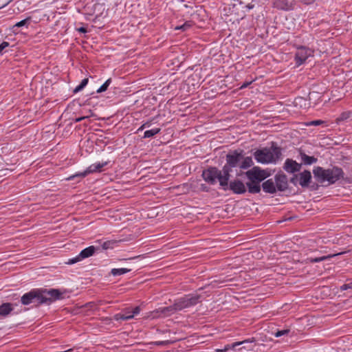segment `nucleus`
Here are the masks:
<instances>
[{"label":"nucleus","mask_w":352,"mask_h":352,"mask_svg":"<svg viewBox=\"0 0 352 352\" xmlns=\"http://www.w3.org/2000/svg\"><path fill=\"white\" fill-rule=\"evenodd\" d=\"M294 5V0H274L272 2L273 8L285 11L293 10Z\"/></svg>","instance_id":"nucleus-15"},{"label":"nucleus","mask_w":352,"mask_h":352,"mask_svg":"<svg viewBox=\"0 0 352 352\" xmlns=\"http://www.w3.org/2000/svg\"><path fill=\"white\" fill-rule=\"evenodd\" d=\"M351 288H352V283H350L349 284H344V285H342L340 287V290L341 291H344V290H346V289H351Z\"/></svg>","instance_id":"nucleus-38"},{"label":"nucleus","mask_w":352,"mask_h":352,"mask_svg":"<svg viewBox=\"0 0 352 352\" xmlns=\"http://www.w3.org/2000/svg\"><path fill=\"white\" fill-rule=\"evenodd\" d=\"M170 342L168 341V340H166V341H157V342H155L153 344L156 346H165V345H167L168 344H170Z\"/></svg>","instance_id":"nucleus-36"},{"label":"nucleus","mask_w":352,"mask_h":352,"mask_svg":"<svg viewBox=\"0 0 352 352\" xmlns=\"http://www.w3.org/2000/svg\"><path fill=\"white\" fill-rule=\"evenodd\" d=\"M323 123H324V121L321 120H313V121L307 122V123H305V124L307 126H318Z\"/></svg>","instance_id":"nucleus-33"},{"label":"nucleus","mask_w":352,"mask_h":352,"mask_svg":"<svg viewBox=\"0 0 352 352\" xmlns=\"http://www.w3.org/2000/svg\"><path fill=\"white\" fill-rule=\"evenodd\" d=\"M250 341H252L250 343H248V344H242L243 346L241 348L239 349V350H241L242 348H244V349H246L247 350H252V346H250V344H252V342H254L255 341V339L254 338H252L251 340L250 339H248Z\"/></svg>","instance_id":"nucleus-35"},{"label":"nucleus","mask_w":352,"mask_h":352,"mask_svg":"<svg viewBox=\"0 0 352 352\" xmlns=\"http://www.w3.org/2000/svg\"><path fill=\"white\" fill-rule=\"evenodd\" d=\"M282 155L281 149L274 142L270 148L258 149L254 153V159L261 164L276 163Z\"/></svg>","instance_id":"nucleus-3"},{"label":"nucleus","mask_w":352,"mask_h":352,"mask_svg":"<svg viewBox=\"0 0 352 352\" xmlns=\"http://www.w3.org/2000/svg\"><path fill=\"white\" fill-rule=\"evenodd\" d=\"M300 155L301 157V162L305 165H311L318 161L316 157L314 156H309L302 151L300 152Z\"/></svg>","instance_id":"nucleus-22"},{"label":"nucleus","mask_w":352,"mask_h":352,"mask_svg":"<svg viewBox=\"0 0 352 352\" xmlns=\"http://www.w3.org/2000/svg\"><path fill=\"white\" fill-rule=\"evenodd\" d=\"M243 161L241 163L239 167L241 169H247L253 166L254 163L251 157H245L242 159Z\"/></svg>","instance_id":"nucleus-24"},{"label":"nucleus","mask_w":352,"mask_h":352,"mask_svg":"<svg viewBox=\"0 0 352 352\" xmlns=\"http://www.w3.org/2000/svg\"><path fill=\"white\" fill-rule=\"evenodd\" d=\"M343 254V252H340V253H337V254H329L327 256H320V257H316V258H307V261L311 263H318V262H320V261H326V260H329L336 256H338V255H340V254Z\"/></svg>","instance_id":"nucleus-23"},{"label":"nucleus","mask_w":352,"mask_h":352,"mask_svg":"<svg viewBox=\"0 0 352 352\" xmlns=\"http://www.w3.org/2000/svg\"><path fill=\"white\" fill-rule=\"evenodd\" d=\"M161 131L160 128H155L151 130H147L144 132V138H149L153 137L154 135L158 134Z\"/></svg>","instance_id":"nucleus-25"},{"label":"nucleus","mask_w":352,"mask_h":352,"mask_svg":"<svg viewBox=\"0 0 352 352\" xmlns=\"http://www.w3.org/2000/svg\"><path fill=\"white\" fill-rule=\"evenodd\" d=\"M298 181V175H294V176L290 179L289 182L294 185L296 186Z\"/></svg>","instance_id":"nucleus-39"},{"label":"nucleus","mask_w":352,"mask_h":352,"mask_svg":"<svg viewBox=\"0 0 352 352\" xmlns=\"http://www.w3.org/2000/svg\"><path fill=\"white\" fill-rule=\"evenodd\" d=\"M78 31L79 32H81V33H86L87 31V29L84 27H80L78 29Z\"/></svg>","instance_id":"nucleus-42"},{"label":"nucleus","mask_w":352,"mask_h":352,"mask_svg":"<svg viewBox=\"0 0 352 352\" xmlns=\"http://www.w3.org/2000/svg\"><path fill=\"white\" fill-rule=\"evenodd\" d=\"M228 190L237 195L244 194L247 191L246 185L239 179H235L230 182H228Z\"/></svg>","instance_id":"nucleus-13"},{"label":"nucleus","mask_w":352,"mask_h":352,"mask_svg":"<svg viewBox=\"0 0 352 352\" xmlns=\"http://www.w3.org/2000/svg\"><path fill=\"white\" fill-rule=\"evenodd\" d=\"M96 251V248L93 245L89 246L84 250H82L80 254L76 256V257L73 258H70L68 260V261L66 263L68 265H72L74 263H76L77 262H79L82 259L89 258Z\"/></svg>","instance_id":"nucleus-12"},{"label":"nucleus","mask_w":352,"mask_h":352,"mask_svg":"<svg viewBox=\"0 0 352 352\" xmlns=\"http://www.w3.org/2000/svg\"><path fill=\"white\" fill-rule=\"evenodd\" d=\"M202 177L209 184L213 185L216 184L217 179L219 182V185L224 190H228V182H229V177L224 179L225 173H221L217 167H209L202 172Z\"/></svg>","instance_id":"nucleus-4"},{"label":"nucleus","mask_w":352,"mask_h":352,"mask_svg":"<svg viewBox=\"0 0 352 352\" xmlns=\"http://www.w3.org/2000/svg\"><path fill=\"white\" fill-rule=\"evenodd\" d=\"M88 78H84L81 82L80 83V85H78L74 90V93H77L78 91H80L82 89H83V88L87 85L88 83Z\"/></svg>","instance_id":"nucleus-29"},{"label":"nucleus","mask_w":352,"mask_h":352,"mask_svg":"<svg viewBox=\"0 0 352 352\" xmlns=\"http://www.w3.org/2000/svg\"><path fill=\"white\" fill-rule=\"evenodd\" d=\"M263 190L266 193L274 194L276 192V187L272 179H269L261 184Z\"/></svg>","instance_id":"nucleus-18"},{"label":"nucleus","mask_w":352,"mask_h":352,"mask_svg":"<svg viewBox=\"0 0 352 352\" xmlns=\"http://www.w3.org/2000/svg\"><path fill=\"white\" fill-rule=\"evenodd\" d=\"M130 271H131V269H127V268H120V269L113 268L111 270V274L113 276H120L122 274H126Z\"/></svg>","instance_id":"nucleus-26"},{"label":"nucleus","mask_w":352,"mask_h":352,"mask_svg":"<svg viewBox=\"0 0 352 352\" xmlns=\"http://www.w3.org/2000/svg\"><path fill=\"white\" fill-rule=\"evenodd\" d=\"M318 185L316 184H314L313 185L311 186V190H316V189H318Z\"/></svg>","instance_id":"nucleus-45"},{"label":"nucleus","mask_w":352,"mask_h":352,"mask_svg":"<svg viewBox=\"0 0 352 352\" xmlns=\"http://www.w3.org/2000/svg\"><path fill=\"white\" fill-rule=\"evenodd\" d=\"M63 298V293L57 289H33L24 294L21 298L23 305L33 304V307H38L41 305H50L56 300Z\"/></svg>","instance_id":"nucleus-1"},{"label":"nucleus","mask_w":352,"mask_h":352,"mask_svg":"<svg viewBox=\"0 0 352 352\" xmlns=\"http://www.w3.org/2000/svg\"><path fill=\"white\" fill-rule=\"evenodd\" d=\"M351 113L350 111L342 112L336 119V122L340 124L342 122L346 120L350 116Z\"/></svg>","instance_id":"nucleus-27"},{"label":"nucleus","mask_w":352,"mask_h":352,"mask_svg":"<svg viewBox=\"0 0 352 352\" xmlns=\"http://www.w3.org/2000/svg\"><path fill=\"white\" fill-rule=\"evenodd\" d=\"M201 295L192 294L186 295L183 298L176 300L173 304L175 311H181L184 309L196 305L200 300Z\"/></svg>","instance_id":"nucleus-6"},{"label":"nucleus","mask_w":352,"mask_h":352,"mask_svg":"<svg viewBox=\"0 0 352 352\" xmlns=\"http://www.w3.org/2000/svg\"><path fill=\"white\" fill-rule=\"evenodd\" d=\"M316 0H301V1L306 5L312 4Z\"/></svg>","instance_id":"nucleus-40"},{"label":"nucleus","mask_w":352,"mask_h":352,"mask_svg":"<svg viewBox=\"0 0 352 352\" xmlns=\"http://www.w3.org/2000/svg\"><path fill=\"white\" fill-rule=\"evenodd\" d=\"M246 188L249 193L250 194H256L259 193L261 190V182H248L246 183Z\"/></svg>","instance_id":"nucleus-19"},{"label":"nucleus","mask_w":352,"mask_h":352,"mask_svg":"<svg viewBox=\"0 0 352 352\" xmlns=\"http://www.w3.org/2000/svg\"><path fill=\"white\" fill-rule=\"evenodd\" d=\"M275 185L276 189L279 191H285L288 188V179L287 175L279 172L274 176Z\"/></svg>","instance_id":"nucleus-14"},{"label":"nucleus","mask_w":352,"mask_h":352,"mask_svg":"<svg viewBox=\"0 0 352 352\" xmlns=\"http://www.w3.org/2000/svg\"><path fill=\"white\" fill-rule=\"evenodd\" d=\"M302 164L296 162L292 159H287L283 165V169L289 173H294L300 171Z\"/></svg>","instance_id":"nucleus-16"},{"label":"nucleus","mask_w":352,"mask_h":352,"mask_svg":"<svg viewBox=\"0 0 352 352\" xmlns=\"http://www.w3.org/2000/svg\"><path fill=\"white\" fill-rule=\"evenodd\" d=\"M111 82V78H109L107 79L104 83L100 86V87H99L98 89H97V93H102V92H104L105 91H107L108 87L109 86L110 83Z\"/></svg>","instance_id":"nucleus-30"},{"label":"nucleus","mask_w":352,"mask_h":352,"mask_svg":"<svg viewBox=\"0 0 352 352\" xmlns=\"http://www.w3.org/2000/svg\"><path fill=\"white\" fill-rule=\"evenodd\" d=\"M117 243H118L117 241H113V240L107 241L102 243V248L103 250L112 249V248H113V245Z\"/></svg>","instance_id":"nucleus-28"},{"label":"nucleus","mask_w":352,"mask_h":352,"mask_svg":"<svg viewBox=\"0 0 352 352\" xmlns=\"http://www.w3.org/2000/svg\"><path fill=\"white\" fill-rule=\"evenodd\" d=\"M243 150L238 149L234 150L229 152L226 155V164L222 168V172L225 173V178L230 177V173L232 172V168L239 166L240 162L243 158Z\"/></svg>","instance_id":"nucleus-5"},{"label":"nucleus","mask_w":352,"mask_h":352,"mask_svg":"<svg viewBox=\"0 0 352 352\" xmlns=\"http://www.w3.org/2000/svg\"><path fill=\"white\" fill-rule=\"evenodd\" d=\"M192 24L190 21H187L184 24L180 26H177L175 30H182V31H186L188 28L191 27Z\"/></svg>","instance_id":"nucleus-32"},{"label":"nucleus","mask_w":352,"mask_h":352,"mask_svg":"<svg viewBox=\"0 0 352 352\" xmlns=\"http://www.w3.org/2000/svg\"><path fill=\"white\" fill-rule=\"evenodd\" d=\"M314 53V50L311 48L302 45L298 47L295 54L296 64L298 66L302 65L309 57L313 56Z\"/></svg>","instance_id":"nucleus-8"},{"label":"nucleus","mask_w":352,"mask_h":352,"mask_svg":"<svg viewBox=\"0 0 352 352\" xmlns=\"http://www.w3.org/2000/svg\"><path fill=\"white\" fill-rule=\"evenodd\" d=\"M89 117L88 116H82V117H79V118H77L75 119V122H81L82 120L86 119V118H88Z\"/></svg>","instance_id":"nucleus-41"},{"label":"nucleus","mask_w":352,"mask_h":352,"mask_svg":"<svg viewBox=\"0 0 352 352\" xmlns=\"http://www.w3.org/2000/svg\"><path fill=\"white\" fill-rule=\"evenodd\" d=\"M13 310L12 305L10 302H3L0 305V317L8 316Z\"/></svg>","instance_id":"nucleus-20"},{"label":"nucleus","mask_w":352,"mask_h":352,"mask_svg":"<svg viewBox=\"0 0 352 352\" xmlns=\"http://www.w3.org/2000/svg\"><path fill=\"white\" fill-rule=\"evenodd\" d=\"M99 6H100V3H96V4L94 5V10H96V9L97 8V7H98Z\"/></svg>","instance_id":"nucleus-46"},{"label":"nucleus","mask_w":352,"mask_h":352,"mask_svg":"<svg viewBox=\"0 0 352 352\" xmlns=\"http://www.w3.org/2000/svg\"><path fill=\"white\" fill-rule=\"evenodd\" d=\"M149 123L148 122H146L144 123V124H142L139 129H138V131H141L142 129H144V127H146V126H149Z\"/></svg>","instance_id":"nucleus-44"},{"label":"nucleus","mask_w":352,"mask_h":352,"mask_svg":"<svg viewBox=\"0 0 352 352\" xmlns=\"http://www.w3.org/2000/svg\"><path fill=\"white\" fill-rule=\"evenodd\" d=\"M313 174L316 181L320 184L325 182L328 185H332L341 179L344 178L343 170L336 166L332 168L324 169L321 166H315L313 169Z\"/></svg>","instance_id":"nucleus-2"},{"label":"nucleus","mask_w":352,"mask_h":352,"mask_svg":"<svg viewBox=\"0 0 352 352\" xmlns=\"http://www.w3.org/2000/svg\"><path fill=\"white\" fill-rule=\"evenodd\" d=\"M249 182H261L269 175L265 170L258 166H254L252 169L245 173Z\"/></svg>","instance_id":"nucleus-7"},{"label":"nucleus","mask_w":352,"mask_h":352,"mask_svg":"<svg viewBox=\"0 0 352 352\" xmlns=\"http://www.w3.org/2000/svg\"><path fill=\"white\" fill-rule=\"evenodd\" d=\"M311 181V174L309 170H305L299 174V184L302 187H308Z\"/></svg>","instance_id":"nucleus-17"},{"label":"nucleus","mask_w":352,"mask_h":352,"mask_svg":"<svg viewBox=\"0 0 352 352\" xmlns=\"http://www.w3.org/2000/svg\"><path fill=\"white\" fill-rule=\"evenodd\" d=\"M138 256H134V257H133L132 258H138Z\"/></svg>","instance_id":"nucleus-47"},{"label":"nucleus","mask_w":352,"mask_h":352,"mask_svg":"<svg viewBox=\"0 0 352 352\" xmlns=\"http://www.w3.org/2000/svg\"><path fill=\"white\" fill-rule=\"evenodd\" d=\"M252 341H250L249 340H245L243 341H241V342H236L232 344H227L224 346L223 349H218L216 350L217 352H226L228 351V350H230V349H235L236 346H240V344H248V343H250Z\"/></svg>","instance_id":"nucleus-21"},{"label":"nucleus","mask_w":352,"mask_h":352,"mask_svg":"<svg viewBox=\"0 0 352 352\" xmlns=\"http://www.w3.org/2000/svg\"><path fill=\"white\" fill-rule=\"evenodd\" d=\"M290 330L289 329H283V330H278L277 331L274 335L276 337H280L282 336H284V335H287L289 333Z\"/></svg>","instance_id":"nucleus-34"},{"label":"nucleus","mask_w":352,"mask_h":352,"mask_svg":"<svg viewBox=\"0 0 352 352\" xmlns=\"http://www.w3.org/2000/svg\"><path fill=\"white\" fill-rule=\"evenodd\" d=\"M30 20H31V17H30V16L27 17L26 19H23V20H22V21H19V22H17V23L14 25V27H13V28H16H16H21V27H22V26H24V25H25L27 24V23H28V21H30Z\"/></svg>","instance_id":"nucleus-31"},{"label":"nucleus","mask_w":352,"mask_h":352,"mask_svg":"<svg viewBox=\"0 0 352 352\" xmlns=\"http://www.w3.org/2000/svg\"><path fill=\"white\" fill-rule=\"evenodd\" d=\"M140 311V307L137 306L133 309L126 308L122 313L116 314L113 316L114 320H127L132 319L134 316L138 315Z\"/></svg>","instance_id":"nucleus-9"},{"label":"nucleus","mask_w":352,"mask_h":352,"mask_svg":"<svg viewBox=\"0 0 352 352\" xmlns=\"http://www.w3.org/2000/svg\"><path fill=\"white\" fill-rule=\"evenodd\" d=\"M252 83V81H250V82H244L241 86V89H243V88H245L247 87L249 85H250Z\"/></svg>","instance_id":"nucleus-43"},{"label":"nucleus","mask_w":352,"mask_h":352,"mask_svg":"<svg viewBox=\"0 0 352 352\" xmlns=\"http://www.w3.org/2000/svg\"><path fill=\"white\" fill-rule=\"evenodd\" d=\"M10 45V43L7 41H3L0 44V54L2 52V51L7 47Z\"/></svg>","instance_id":"nucleus-37"},{"label":"nucleus","mask_w":352,"mask_h":352,"mask_svg":"<svg viewBox=\"0 0 352 352\" xmlns=\"http://www.w3.org/2000/svg\"><path fill=\"white\" fill-rule=\"evenodd\" d=\"M107 162L98 163L91 164L85 171L76 173V175H72L67 178L68 180H72L76 177H85L89 173L100 172L102 168L107 165Z\"/></svg>","instance_id":"nucleus-11"},{"label":"nucleus","mask_w":352,"mask_h":352,"mask_svg":"<svg viewBox=\"0 0 352 352\" xmlns=\"http://www.w3.org/2000/svg\"><path fill=\"white\" fill-rule=\"evenodd\" d=\"M175 309L173 306V305L168 306V307H160L159 309H157L152 312H151L149 318L154 319L160 317H168L170 316L175 313Z\"/></svg>","instance_id":"nucleus-10"}]
</instances>
